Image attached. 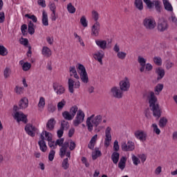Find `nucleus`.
Returning <instances> with one entry per match:
<instances>
[{"mask_svg": "<svg viewBox=\"0 0 177 177\" xmlns=\"http://www.w3.org/2000/svg\"><path fill=\"white\" fill-rule=\"evenodd\" d=\"M167 122H168V120H167L166 118H161L159 120L160 128H164V127L167 125Z\"/></svg>", "mask_w": 177, "mask_h": 177, "instance_id": "43", "label": "nucleus"}, {"mask_svg": "<svg viewBox=\"0 0 177 177\" xmlns=\"http://www.w3.org/2000/svg\"><path fill=\"white\" fill-rule=\"evenodd\" d=\"M53 88L54 92L59 96H62V95H64V93H66V87L59 83H53Z\"/></svg>", "mask_w": 177, "mask_h": 177, "instance_id": "11", "label": "nucleus"}, {"mask_svg": "<svg viewBox=\"0 0 177 177\" xmlns=\"http://www.w3.org/2000/svg\"><path fill=\"white\" fill-rule=\"evenodd\" d=\"M28 31L30 35H34L35 33V28H34V23L30 21L28 24Z\"/></svg>", "mask_w": 177, "mask_h": 177, "instance_id": "32", "label": "nucleus"}, {"mask_svg": "<svg viewBox=\"0 0 177 177\" xmlns=\"http://www.w3.org/2000/svg\"><path fill=\"white\" fill-rule=\"evenodd\" d=\"M45 104H46L45 97H40L39 100V102L37 104L38 108L40 109H43L45 107Z\"/></svg>", "mask_w": 177, "mask_h": 177, "instance_id": "38", "label": "nucleus"}, {"mask_svg": "<svg viewBox=\"0 0 177 177\" xmlns=\"http://www.w3.org/2000/svg\"><path fill=\"white\" fill-rule=\"evenodd\" d=\"M111 93L113 95V97H116V99H121V97H122V91L117 86L113 87L111 89Z\"/></svg>", "mask_w": 177, "mask_h": 177, "instance_id": "19", "label": "nucleus"}, {"mask_svg": "<svg viewBox=\"0 0 177 177\" xmlns=\"http://www.w3.org/2000/svg\"><path fill=\"white\" fill-rule=\"evenodd\" d=\"M113 150L115 152H117L118 150H120V145H118V140H115L113 142Z\"/></svg>", "mask_w": 177, "mask_h": 177, "instance_id": "57", "label": "nucleus"}, {"mask_svg": "<svg viewBox=\"0 0 177 177\" xmlns=\"http://www.w3.org/2000/svg\"><path fill=\"white\" fill-rule=\"evenodd\" d=\"M168 29V23L165 20L160 19L158 24V30L160 32H164L165 30Z\"/></svg>", "mask_w": 177, "mask_h": 177, "instance_id": "20", "label": "nucleus"}, {"mask_svg": "<svg viewBox=\"0 0 177 177\" xmlns=\"http://www.w3.org/2000/svg\"><path fill=\"white\" fill-rule=\"evenodd\" d=\"M153 63L156 66H162V59L160 57H153Z\"/></svg>", "mask_w": 177, "mask_h": 177, "instance_id": "44", "label": "nucleus"}, {"mask_svg": "<svg viewBox=\"0 0 177 177\" xmlns=\"http://www.w3.org/2000/svg\"><path fill=\"white\" fill-rule=\"evenodd\" d=\"M144 97H147L151 110L153 111V117L156 118H160L161 117V109H160V105L157 103V97L153 91H148L144 94Z\"/></svg>", "mask_w": 177, "mask_h": 177, "instance_id": "2", "label": "nucleus"}, {"mask_svg": "<svg viewBox=\"0 0 177 177\" xmlns=\"http://www.w3.org/2000/svg\"><path fill=\"white\" fill-rule=\"evenodd\" d=\"M19 109H27L28 107V99L24 97L19 102Z\"/></svg>", "mask_w": 177, "mask_h": 177, "instance_id": "30", "label": "nucleus"}, {"mask_svg": "<svg viewBox=\"0 0 177 177\" xmlns=\"http://www.w3.org/2000/svg\"><path fill=\"white\" fill-rule=\"evenodd\" d=\"M111 160H112L113 164H115V165L118 164V161H120V153H118V152L112 153Z\"/></svg>", "mask_w": 177, "mask_h": 177, "instance_id": "31", "label": "nucleus"}, {"mask_svg": "<svg viewBox=\"0 0 177 177\" xmlns=\"http://www.w3.org/2000/svg\"><path fill=\"white\" fill-rule=\"evenodd\" d=\"M55 154H56V151L55 150H51L48 154V160L49 161H53L55 159Z\"/></svg>", "mask_w": 177, "mask_h": 177, "instance_id": "55", "label": "nucleus"}, {"mask_svg": "<svg viewBox=\"0 0 177 177\" xmlns=\"http://www.w3.org/2000/svg\"><path fill=\"white\" fill-rule=\"evenodd\" d=\"M98 157H102V151H100L99 149H95V151L92 153V158L95 160Z\"/></svg>", "mask_w": 177, "mask_h": 177, "instance_id": "41", "label": "nucleus"}, {"mask_svg": "<svg viewBox=\"0 0 177 177\" xmlns=\"http://www.w3.org/2000/svg\"><path fill=\"white\" fill-rule=\"evenodd\" d=\"M55 146H59L62 147L59 149L60 156L64 157V156H66L68 158H71V151L75 149L77 147V145L74 141L71 140V142L65 141L64 138H59L57 139L55 142ZM69 147V150L67 151V149Z\"/></svg>", "mask_w": 177, "mask_h": 177, "instance_id": "1", "label": "nucleus"}, {"mask_svg": "<svg viewBox=\"0 0 177 177\" xmlns=\"http://www.w3.org/2000/svg\"><path fill=\"white\" fill-rule=\"evenodd\" d=\"M134 6L138 10H143V1L142 0H135Z\"/></svg>", "mask_w": 177, "mask_h": 177, "instance_id": "37", "label": "nucleus"}, {"mask_svg": "<svg viewBox=\"0 0 177 177\" xmlns=\"http://www.w3.org/2000/svg\"><path fill=\"white\" fill-rule=\"evenodd\" d=\"M44 135H45L46 140H48L49 142L52 140V137L50 136V133L49 132L45 131Z\"/></svg>", "mask_w": 177, "mask_h": 177, "instance_id": "58", "label": "nucleus"}, {"mask_svg": "<svg viewBox=\"0 0 177 177\" xmlns=\"http://www.w3.org/2000/svg\"><path fill=\"white\" fill-rule=\"evenodd\" d=\"M8 55V49L3 46H0V56H7Z\"/></svg>", "mask_w": 177, "mask_h": 177, "instance_id": "48", "label": "nucleus"}, {"mask_svg": "<svg viewBox=\"0 0 177 177\" xmlns=\"http://www.w3.org/2000/svg\"><path fill=\"white\" fill-rule=\"evenodd\" d=\"M100 32V23H99V21H97L91 27V35L93 37H99Z\"/></svg>", "mask_w": 177, "mask_h": 177, "instance_id": "17", "label": "nucleus"}, {"mask_svg": "<svg viewBox=\"0 0 177 177\" xmlns=\"http://www.w3.org/2000/svg\"><path fill=\"white\" fill-rule=\"evenodd\" d=\"M58 138H62L63 136V134L64 133V129H63L62 127L60 129H59L57 132Z\"/></svg>", "mask_w": 177, "mask_h": 177, "instance_id": "63", "label": "nucleus"}, {"mask_svg": "<svg viewBox=\"0 0 177 177\" xmlns=\"http://www.w3.org/2000/svg\"><path fill=\"white\" fill-rule=\"evenodd\" d=\"M69 73L71 77H74L76 80H80V76L77 73V69L75 66H72L69 67Z\"/></svg>", "mask_w": 177, "mask_h": 177, "instance_id": "27", "label": "nucleus"}, {"mask_svg": "<svg viewBox=\"0 0 177 177\" xmlns=\"http://www.w3.org/2000/svg\"><path fill=\"white\" fill-rule=\"evenodd\" d=\"M102 115L92 114L90 117L87 118L86 121V125L88 132H92L93 131V127L95 128L96 132H100V129H99V125L102 123Z\"/></svg>", "mask_w": 177, "mask_h": 177, "instance_id": "3", "label": "nucleus"}, {"mask_svg": "<svg viewBox=\"0 0 177 177\" xmlns=\"http://www.w3.org/2000/svg\"><path fill=\"white\" fill-rule=\"evenodd\" d=\"M164 89V84H158L154 88V93L156 95H160V93Z\"/></svg>", "mask_w": 177, "mask_h": 177, "instance_id": "36", "label": "nucleus"}, {"mask_svg": "<svg viewBox=\"0 0 177 177\" xmlns=\"http://www.w3.org/2000/svg\"><path fill=\"white\" fill-rule=\"evenodd\" d=\"M119 85L120 91L122 92H128V91H129V88H131V82L129 81V78H128V77H125L120 82Z\"/></svg>", "mask_w": 177, "mask_h": 177, "instance_id": "9", "label": "nucleus"}, {"mask_svg": "<svg viewBox=\"0 0 177 177\" xmlns=\"http://www.w3.org/2000/svg\"><path fill=\"white\" fill-rule=\"evenodd\" d=\"M95 44L102 50L107 49V41L103 39H95Z\"/></svg>", "mask_w": 177, "mask_h": 177, "instance_id": "21", "label": "nucleus"}, {"mask_svg": "<svg viewBox=\"0 0 177 177\" xmlns=\"http://www.w3.org/2000/svg\"><path fill=\"white\" fill-rule=\"evenodd\" d=\"M14 118L17 121V122H20L21 121L24 124H27V122H28L27 115H24L23 112H15L14 114Z\"/></svg>", "mask_w": 177, "mask_h": 177, "instance_id": "13", "label": "nucleus"}, {"mask_svg": "<svg viewBox=\"0 0 177 177\" xmlns=\"http://www.w3.org/2000/svg\"><path fill=\"white\" fill-rule=\"evenodd\" d=\"M152 127L153 128V132L156 133V135H160L161 133V130L159 129L158 126L156 123L152 124Z\"/></svg>", "mask_w": 177, "mask_h": 177, "instance_id": "54", "label": "nucleus"}, {"mask_svg": "<svg viewBox=\"0 0 177 177\" xmlns=\"http://www.w3.org/2000/svg\"><path fill=\"white\" fill-rule=\"evenodd\" d=\"M163 5L165 6V9L167 10V12H172L174 10V8H172V5L169 3L168 0H163Z\"/></svg>", "mask_w": 177, "mask_h": 177, "instance_id": "33", "label": "nucleus"}, {"mask_svg": "<svg viewBox=\"0 0 177 177\" xmlns=\"http://www.w3.org/2000/svg\"><path fill=\"white\" fill-rule=\"evenodd\" d=\"M15 92L17 93V95H21V93L24 92V87L17 86L15 88Z\"/></svg>", "mask_w": 177, "mask_h": 177, "instance_id": "47", "label": "nucleus"}, {"mask_svg": "<svg viewBox=\"0 0 177 177\" xmlns=\"http://www.w3.org/2000/svg\"><path fill=\"white\" fill-rule=\"evenodd\" d=\"M68 86L70 93H74V88H80V86H81V82H80V81L75 82L73 78H69L68 80Z\"/></svg>", "mask_w": 177, "mask_h": 177, "instance_id": "10", "label": "nucleus"}, {"mask_svg": "<svg viewBox=\"0 0 177 177\" xmlns=\"http://www.w3.org/2000/svg\"><path fill=\"white\" fill-rule=\"evenodd\" d=\"M5 21V12H0V23H3Z\"/></svg>", "mask_w": 177, "mask_h": 177, "instance_id": "64", "label": "nucleus"}, {"mask_svg": "<svg viewBox=\"0 0 177 177\" xmlns=\"http://www.w3.org/2000/svg\"><path fill=\"white\" fill-rule=\"evenodd\" d=\"M80 23L83 27L84 28L88 27V21L86 20V17L85 16H82L81 17Z\"/></svg>", "mask_w": 177, "mask_h": 177, "instance_id": "49", "label": "nucleus"}, {"mask_svg": "<svg viewBox=\"0 0 177 177\" xmlns=\"http://www.w3.org/2000/svg\"><path fill=\"white\" fill-rule=\"evenodd\" d=\"M12 75V69L9 67L5 68L3 71V77L6 79L10 78V75Z\"/></svg>", "mask_w": 177, "mask_h": 177, "instance_id": "39", "label": "nucleus"}, {"mask_svg": "<svg viewBox=\"0 0 177 177\" xmlns=\"http://www.w3.org/2000/svg\"><path fill=\"white\" fill-rule=\"evenodd\" d=\"M19 64H21V66H22V70H24V71H28V70H30V68H31V64H30L28 62L24 63L23 61H20Z\"/></svg>", "mask_w": 177, "mask_h": 177, "instance_id": "34", "label": "nucleus"}, {"mask_svg": "<svg viewBox=\"0 0 177 177\" xmlns=\"http://www.w3.org/2000/svg\"><path fill=\"white\" fill-rule=\"evenodd\" d=\"M138 62L140 64V66H141L140 71V73H143V71H145V67H146V59L142 56H138Z\"/></svg>", "mask_w": 177, "mask_h": 177, "instance_id": "26", "label": "nucleus"}, {"mask_svg": "<svg viewBox=\"0 0 177 177\" xmlns=\"http://www.w3.org/2000/svg\"><path fill=\"white\" fill-rule=\"evenodd\" d=\"M156 74H157V80L160 81L162 80L165 75V71L162 68H158L155 71Z\"/></svg>", "mask_w": 177, "mask_h": 177, "instance_id": "25", "label": "nucleus"}, {"mask_svg": "<svg viewBox=\"0 0 177 177\" xmlns=\"http://www.w3.org/2000/svg\"><path fill=\"white\" fill-rule=\"evenodd\" d=\"M56 125V120L55 118H51L50 120H48L46 128L47 131H53L55 129V126Z\"/></svg>", "mask_w": 177, "mask_h": 177, "instance_id": "22", "label": "nucleus"}, {"mask_svg": "<svg viewBox=\"0 0 177 177\" xmlns=\"http://www.w3.org/2000/svg\"><path fill=\"white\" fill-rule=\"evenodd\" d=\"M97 139H98L97 134L94 135L91 138V139L88 145V148L90 149V150H93V149H95V146H96V143L97 142Z\"/></svg>", "mask_w": 177, "mask_h": 177, "instance_id": "23", "label": "nucleus"}, {"mask_svg": "<svg viewBox=\"0 0 177 177\" xmlns=\"http://www.w3.org/2000/svg\"><path fill=\"white\" fill-rule=\"evenodd\" d=\"M66 100L62 99L60 102L57 103V107L58 109V111H62L63 108L66 106Z\"/></svg>", "mask_w": 177, "mask_h": 177, "instance_id": "40", "label": "nucleus"}, {"mask_svg": "<svg viewBox=\"0 0 177 177\" xmlns=\"http://www.w3.org/2000/svg\"><path fill=\"white\" fill-rule=\"evenodd\" d=\"M122 149L123 151H133L135 150V144L132 141H129L127 143L122 145Z\"/></svg>", "mask_w": 177, "mask_h": 177, "instance_id": "18", "label": "nucleus"}, {"mask_svg": "<svg viewBox=\"0 0 177 177\" xmlns=\"http://www.w3.org/2000/svg\"><path fill=\"white\" fill-rule=\"evenodd\" d=\"M134 136L140 142H145L147 139V133L143 130H137L134 132Z\"/></svg>", "mask_w": 177, "mask_h": 177, "instance_id": "12", "label": "nucleus"}, {"mask_svg": "<svg viewBox=\"0 0 177 177\" xmlns=\"http://www.w3.org/2000/svg\"><path fill=\"white\" fill-rule=\"evenodd\" d=\"M143 1L147 5L148 9H153L155 6L156 12L158 13L161 12V2L158 0H143Z\"/></svg>", "mask_w": 177, "mask_h": 177, "instance_id": "7", "label": "nucleus"}, {"mask_svg": "<svg viewBox=\"0 0 177 177\" xmlns=\"http://www.w3.org/2000/svg\"><path fill=\"white\" fill-rule=\"evenodd\" d=\"M37 3L39 6H41V8H46L45 0H38Z\"/></svg>", "mask_w": 177, "mask_h": 177, "instance_id": "62", "label": "nucleus"}, {"mask_svg": "<svg viewBox=\"0 0 177 177\" xmlns=\"http://www.w3.org/2000/svg\"><path fill=\"white\" fill-rule=\"evenodd\" d=\"M25 131L29 136L34 138V136H35L37 128H35V127L32 126L31 124H27L25 127Z\"/></svg>", "mask_w": 177, "mask_h": 177, "instance_id": "16", "label": "nucleus"}, {"mask_svg": "<svg viewBox=\"0 0 177 177\" xmlns=\"http://www.w3.org/2000/svg\"><path fill=\"white\" fill-rule=\"evenodd\" d=\"M41 23L45 27L49 26V19L48 18V13L45 11L42 12Z\"/></svg>", "mask_w": 177, "mask_h": 177, "instance_id": "28", "label": "nucleus"}, {"mask_svg": "<svg viewBox=\"0 0 177 177\" xmlns=\"http://www.w3.org/2000/svg\"><path fill=\"white\" fill-rule=\"evenodd\" d=\"M38 143L40 147V150L43 151V153H45V151L48 150V147L46 146V142H45V140H39Z\"/></svg>", "mask_w": 177, "mask_h": 177, "instance_id": "35", "label": "nucleus"}, {"mask_svg": "<svg viewBox=\"0 0 177 177\" xmlns=\"http://www.w3.org/2000/svg\"><path fill=\"white\" fill-rule=\"evenodd\" d=\"M48 146L50 149H56V142L55 141L50 140L48 141Z\"/></svg>", "mask_w": 177, "mask_h": 177, "instance_id": "61", "label": "nucleus"}, {"mask_svg": "<svg viewBox=\"0 0 177 177\" xmlns=\"http://www.w3.org/2000/svg\"><path fill=\"white\" fill-rule=\"evenodd\" d=\"M61 128L62 129H68V128H70V123H68V122L66 121V120H62L61 122Z\"/></svg>", "mask_w": 177, "mask_h": 177, "instance_id": "46", "label": "nucleus"}, {"mask_svg": "<svg viewBox=\"0 0 177 177\" xmlns=\"http://www.w3.org/2000/svg\"><path fill=\"white\" fill-rule=\"evenodd\" d=\"M62 165L64 169H68V167H70V164H68V158L64 159Z\"/></svg>", "mask_w": 177, "mask_h": 177, "instance_id": "51", "label": "nucleus"}, {"mask_svg": "<svg viewBox=\"0 0 177 177\" xmlns=\"http://www.w3.org/2000/svg\"><path fill=\"white\" fill-rule=\"evenodd\" d=\"M145 68L146 71H151L153 70V65H151L150 63H148L145 64Z\"/></svg>", "mask_w": 177, "mask_h": 177, "instance_id": "59", "label": "nucleus"}, {"mask_svg": "<svg viewBox=\"0 0 177 177\" xmlns=\"http://www.w3.org/2000/svg\"><path fill=\"white\" fill-rule=\"evenodd\" d=\"M131 160H132L133 164L136 167H138V165L140 164V159L136 157V156H135L134 154L131 155Z\"/></svg>", "mask_w": 177, "mask_h": 177, "instance_id": "42", "label": "nucleus"}, {"mask_svg": "<svg viewBox=\"0 0 177 177\" xmlns=\"http://www.w3.org/2000/svg\"><path fill=\"white\" fill-rule=\"evenodd\" d=\"M117 57L120 60H124L125 57H127V53L125 52L120 51L118 53H117Z\"/></svg>", "mask_w": 177, "mask_h": 177, "instance_id": "52", "label": "nucleus"}, {"mask_svg": "<svg viewBox=\"0 0 177 177\" xmlns=\"http://www.w3.org/2000/svg\"><path fill=\"white\" fill-rule=\"evenodd\" d=\"M93 57L95 60H97L100 64H103V59L104 58V51L103 50H99L93 54Z\"/></svg>", "mask_w": 177, "mask_h": 177, "instance_id": "15", "label": "nucleus"}, {"mask_svg": "<svg viewBox=\"0 0 177 177\" xmlns=\"http://www.w3.org/2000/svg\"><path fill=\"white\" fill-rule=\"evenodd\" d=\"M110 142H111V128L107 127L105 129L104 147H109L110 146Z\"/></svg>", "mask_w": 177, "mask_h": 177, "instance_id": "14", "label": "nucleus"}, {"mask_svg": "<svg viewBox=\"0 0 177 177\" xmlns=\"http://www.w3.org/2000/svg\"><path fill=\"white\" fill-rule=\"evenodd\" d=\"M25 17H27L28 19H30L33 21V23H37L38 21V18L34 15H30V14H26L25 15Z\"/></svg>", "mask_w": 177, "mask_h": 177, "instance_id": "53", "label": "nucleus"}, {"mask_svg": "<svg viewBox=\"0 0 177 177\" xmlns=\"http://www.w3.org/2000/svg\"><path fill=\"white\" fill-rule=\"evenodd\" d=\"M127 165V157L122 156L118 163V168L121 169V171H124L125 169V167Z\"/></svg>", "mask_w": 177, "mask_h": 177, "instance_id": "29", "label": "nucleus"}, {"mask_svg": "<svg viewBox=\"0 0 177 177\" xmlns=\"http://www.w3.org/2000/svg\"><path fill=\"white\" fill-rule=\"evenodd\" d=\"M142 26L146 30H154L157 26L156 19L151 16L145 17L142 21Z\"/></svg>", "mask_w": 177, "mask_h": 177, "instance_id": "4", "label": "nucleus"}, {"mask_svg": "<svg viewBox=\"0 0 177 177\" xmlns=\"http://www.w3.org/2000/svg\"><path fill=\"white\" fill-rule=\"evenodd\" d=\"M138 158H140L141 162H142V164H144V162L146 161L147 158L146 155H145V153H142V154L138 155Z\"/></svg>", "mask_w": 177, "mask_h": 177, "instance_id": "60", "label": "nucleus"}, {"mask_svg": "<svg viewBox=\"0 0 177 177\" xmlns=\"http://www.w3.org/2000/svg\"><path fill=\"white\" fill-rule=\"evenodd\" d=\"M85 119V113L82 110H78L77 111V115L73 120L74 127H78L80 124H82L84 122V120Z\"/></svg>", "mask_w": 177, "mask_h": 177, "instance_id": "8", "label": "nucleus"}, {"mask_svg": "<svg viewBox=\"0 0 177 177\" xmlns=\"http://www.w3.org/2000/svg\"><path fill=\"white\" fill-rule=\"evenodd\" d=\"M67 10L69 13H75V7H74V6H73V4L71 3H69L67 5Z\"/></svg>", "mask_w": 177, "mask_h": 177, "instance_id": "45", "label": "nucleus"}, {"mask_svg": "<svg viewBox=\"0 0 177 177\" xmlns=\"http://www.w3.org/2000/svg\"><path fill=\"white\" fill-rule=\"evenodd\" d=\"M77 68L82 82H83V84H88V82H89V77H88V73H86L85 66L81 64H78Z\"/></svg>", "mask_w": 177, "mask_h": 177, "instance_id": "6", "label": "nucleus"}, {"mask_svg": "<svg viewBox=\"0 0 177 177\" xmlns=\"http://www.w3.org/2000/svg\"><path fill=\"white\" fill-rule=\"evenodd\" d=\"M91 16L95 23L97 21V20H99V12H97V11L93 10L91 12Z\"/></svg>", "mask_w": 177, "mask_h": 177, "instance_id": "50", "label": "nucleus"}, {"mask_svg": "<svg viewBox=\"0 0 177 177\" xmlns=\"http://www.w3.org/2000/svg\"><path fill=\"white\" fill-rule=\"evenodd\" d=\"M77 111H78V106H73L71 108L69 112L68 111L62 112V117L66 121H72V120H74V117H75Z\"/></svg>", "mask_w": 177, "mask_h": 177, "instance_id": "5", "label": "nucleus"}, {"mask_svg": "<svg viewBox=\"0 0 177 177\" xmlns=\"http://www.w3.org/2000/svg\"><path fill=\"white\" fill-rule=\"evenodd\" d=\"M21 31L23 35H27V24H23L21 26Z\"/></svg>", "mask_w": 177, "mask_h": 177, "instance_id": "56", "label": "nucleus"}, {"mask_svg": "<svg viewBox=\"0 0 177 177\" xmlns=\"http://www.w3.org/2000/svg\"><path fill=\"white\" fill-rule=\"evenodd\" d=\"M41 55L44 57H50L52 56V50L49 47L44 46L41 49Z\"/></svg>", "mask_w": 177, "mask_h": 177, "instance_id": "24", "label": "nucleus"}]
</instances>
